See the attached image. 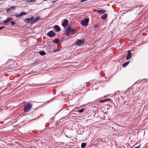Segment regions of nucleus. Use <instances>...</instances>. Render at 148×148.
<instances>
[{
    "instance_id": "f257e3e1",
    "label": "nucleus",
    "mask_w": 148,
    "mask_h": 148,
    "mask_svg": "<svg viewBox=\"0 0 148 148\" xmlns=\"http://www.w3.org/2000/svg\"><path fill=\"white\" fill-rule=\"evenodd\" d=\"M32 106V105L29 102H28L25 103L24 105L23 108L24 112H29L31 109Z\"/></svg>"
},
{
    "instance_id": "f03ea898",
    "label": "nucleus",
    "mask_w": 148,
    "mask_h": 148,
    "mask_svg": "<svg viewBox=\"0 0 148 148\" xmlns=\"http://www.w3.org/2000/svg\"><path fill=\"white\" fill-rule=\"evenodd\" d=\"M84 43V39H79L77 40L75 43L77 46H80L83 45Z\"/></svg>"
},
{
    "instance_id": "7ed1b4c3",
    "label": "nucleus",
    "mask_w": 148,
    "mask_h": 148,
    "mask_svg": "<svg viewBox=\"0 0 148 148\" xmlns=\"http://www.w3.org/2000/svg\"><path fill=\"white\" fill-rule=\"evenodd\" d=\"M89 21L88 18H85L84 20L82 21L81 22V24L84 26H86L88 25V23Z\"/></svg>"
},
{
    "instance_id": "20e7f679",
    "label": "nucleus",
    "mask_w": 148,
    "mask_h": 148,
    "mask_svg": "<svg viewBox=\"0 0 148 148\" xmlns=\"http://www.w3.org/2000/svg\"><path fill=\"white\" fill-rule=\"evenodd\" d=\"M56 34V33L53 30L50 31L47 33V35L50 37H53Z\"/></svg>"
},
{
    "instance_id": "39448f33",
    "label": "nucleus",
    "mask_w": 148,
    "mask_h": 148,
    "mask_svg": "<svg viewBox=\"0 0 148 148\" xmlns=\"http://www.w3.org/2000/svg\"><path fill=\"white\" fill-rule=\"evenodd\" d=\"M33 16H32L30 18H26L24 19V21L28 23H30L31 24L32 22L33 21Z\"/></svg>"
},
{
    "instance_id": "423d86ee",
    "label": "nucleus",
    "mask_w": 148,
    "mask_h": 148,
    "mask_svg": "<svg viewBox=\"0 0 148 148\" xmlns=\"http://www.w3.org/2000/svg\"><path fill=\"white\" fill-rule=\"evenodd\" d=\"M67 30L68 33H75L76 32V31L75 29L72 28L71 27L69 26L67 27Z\"/></svg>"
},
{
    "instance_id": "0eeeda50",
    "label": "nucleus",
    "mask_w": 148,
    "mask_h": 148,
    "mask_svg": "<svg viewBox=\"0 0 148 148\" xmlns=\"http://www.w3.org/2000/svg\"><path fill=\"white\" fill-rule=\"evenodd\" d=\"M27 13L26 12H25L24 11L22 12L20 14H15V16L16 17H21L23 16L24 15H25Z\"/></svg>"
},
{
    "instance_id": "6e6552de",
    "label": "nucleus",
    "mask_w": 148,
    "mask_h": 148,
    "mask_svg": "<svg viewBox=\"0 0 148 148\" xmlns=\"http://www.w3.org/2000/svg\"><path fill=\"white\" fill-rule=\"evenodd\" d=\"M132 56V54L130 50H128L126 58L127 60L130 59Z\"/></svg>"
},
{
    "instance_id": "1a4fd4ad",
    "label": "nucleus",
    "mask_w": 148,
    "mask_h": 148,
    "mask_svg": "<svg viewBox=\"0 0 148 148\" xmlns=\"http://www.w3.org/2000/svg\"><path fill=\"white\" fill-rule=\"evenodd\" d=\"M40 18L39 16H38L35 18H34V17H33V21L32 22V24H33L35 22L37 21Z\"/></svg>"
},
{
    "instance_id": "9d476101",
    "label": "nucleus",
    "mask_w": 148,
    "mask_h": 148,
    "mask_svg": "<svg viewBox=\"0 0 148 148\" xmlns=\"http://www.w3.org/2000/svg\"><path fill=\"white\" fill-rule=\"evenodd\" d=\"M54 28L55 29V30L56 32H58L60 31L61 30V29L59 26L57 25H56L54 26Z\"/></svg>"
},
{
    "instance_id": "9b49d317",
    "label": "nucleus",
    "mask_w": 148,
    "mask_h": 148,
    "mask_svg": "<svg viewBox=\"0 0 148 148\" xmlns=\"http://www.w3.org/2000/svg\"><path fill=\"white\" fill-rule=\"evenodd\" d=\"M68 22V21L66 19H64L63 23L62 24V26H65L67 25Z\"/></svg>"
},
{
    "instance_id": "f8f14e48",
    "label": "nucleus",
    "mask_w": 148,
    "mask_h": 148,
    "mask_svg": "<svg viewBox=\"0 0 148 148\" xmlns=\"http://www.w3.org/2000/svg\"><path fill=\"white\" fill-rule=\"evenodd\" d=\"M130 62V61H129L127 62H125L122 64V66L124 68L126 67L129 64Z\"/></svg>"
},
{
    "instance_id": "ddd939ff",
    "label": "nucleus",
    "mask_w": 148,
    "mask_h": 148,
    "mask_svg": "<svg viewBox=\"0 0 148 148\" xmlns=\"http://www.w3.org/2000/svg\"><path fill=\"white\" fill-rule=\"evenodd\" d=\"M11 20V19L10 18H7L3 22V23H6L10 21Z\"/></svg>"
},
{
    "instance_id": "4468645a",
    "label": "nucleus",
    "mask_w": 148,
    "mask_h": 148,
    "mask_svg": "<svg viewBox=\"0 0 148 148\" xmlns=\"http://www.w3.org/2000/svg\"><path fill=\"white\" fill-rule=\"evenodd\" d=\"M105 10H103V9H101V10H98L97 11V12L98 13H103L105 12Z\"/></svg>"
},
{
    "instance_id": "2eb2a0df",
    "label": "nucleus",
    "mask_w": 148,
    "mask_h": 148,
    "mask_svg": "<svg viewBox=\"0 0 148 148\" xmlns=\"http://www.w3.org/2000/svg\"><path fill=\"white\" fill-rule=\"evenodd\" d=\"M59 39H55L53 41V42L55 43L58 44L59 42Z\"/></svg>"
},
{
    "instance_id": "dca6fc26",
    "label": "nucleus",
    "mask_w": 148,
    "mask_h": 148,
    "mask_svg": "<svg viewBox=\"0 0 148 148\" xmlns=\"http://www.w3.org/2000/svg\"><path fill=\"white\" fill-rule=\"evenodd\" d=\"M39 53L41 56H43L46 55V52L43 51H42L39 52Z\"/></svg>"
},
{
    "instance_id": "f3484780",
    "label": "nucleus",
    "mask_w": 148,
    "mask_h": 148,
    "mask_svg": "<svg viewBox=\"0 0 148 148\" xmlns=\"http://www.w3.org/2000/svg\"><path fill=\"white\" fill-rule=\"evenodd\" d=\"M107 14H105L104 15L101 16V18L103 19H106L107 18Z\"/></svg>"
},
{
    "instance_id": "a211bd4d",
    "label": "nucleus",
    "mask_w": 148,
    "mask_h": 148,
    "mask_svg": "<svg viewBox=\"0 0 148 148\" xmlns=\"http://www.w3.org/2000/svg\"><path fill=\"white\" fill-rule=\"evenodd\" d=\"M86 143H82L81 145V147L82 148H84L86 146Z\"/></svg>"
},
{
    "instance_id": "6ab92c4d",
    "label": "nucleus",
    "mask_w": 148,
    "mask_h": 148,
    "mask_svg": "<svg viewBox=\"0 0 148 148\" xmlns=\"http://www.w3.org/2000/svg\"><path fill=\"white\" fill-rule=\"evenodd\" d=\"M84 111V109H82L79 110L78 112H79L80 113H82Z\"/></svg>"
},
{
    "instance_id": "aec40b11",
    "label": "nucleus",
    "mask_w": 148,
    "mask_h": 148,
    "mask_svg": "<svg viewBox=\"0 0 148 148\" xmlns=\"http://www.w3.org/2000/svg\"><path fill=\"white\" fill-rule=\"evenodd\" d=\"M11 10H14L15 9V6H11L10 8H9Z\"/></svg>"
},
{
    "instance_id": "412c9836",
    "label": "nucleus",
    "mask_w": 148,
    "mask_h": 148,
    "mask_svg": "<svg viewBox=\"0 0 148 148\" xmlns=\"http://www.w3.org/2000/svg\"><path fill=\"white\" fill-rule=\"evenodd\" d=\"M35 0H25L27 2H31L34 1Z\"/></svg>"
},
{
    "instance_id": "4be33fe9",
    "label": "nucleus",
    "mask_w": 148,
    "mask_h": 148,
    "mask_svg": "<svg viewBox=\"0 0 148 148\" xmlns=\"http://www.w3.org/2000/svg\"><path fill=\"white\" fill-rule=\"evenodd\" d=\"M10 23H11V24L12 25H14L15 24V23L14 22L12 21L10 22Z\"/></svg>"
},
{
    "instance_id": "5701e85b",
    "label": "nucleus",
    "mask_w": 148,
    "mask_h": 148,
    "mask_svg": "<svg viewBox=\"0 0 148 148\" xmlns=\"http://www.w3.org/2000/svg\"><path fill=\"white\" fill-rule=\"evenodd\" d=\"M106 101V99H103V100H100L99 101V102H104V101Z\"/></svg>"
},
{
    "instance_id": "b1692460",
    "label": "nucleus",
    "mask_w": 148,
    "mask_h": 148,
    "mask_svg": "<svg viewBox=\"0 0 148 148\" xmlns=\"http://www.w3.org/2000/svg\"><path fill=\"white\" fill-rule=\"evenodd\" d=\"M94 26L95 27H99L98 24H95L94 25Z\"/></svg>"
},
{
    "instance_id": "393cba45",
    "label": "nucleus",
    "mask_w": 148,
    "mask_h": 148,
    "mask_svg": "<svg viewBox=\"0 0 148 148\" xmlns=\"http://www.w3.org/2000/svg\"><path fill=\"white\" fill-rule=\"evenodd\" d=\"M6 9V10H7V12H8L10 10H10V8H7Z\"/></svg>"
},
{
    "instance_id": "a878e982",
    "label": "nucleus",
    "mask_w": 148,
    "mask_h": 148,
    "mask_svg": "<svg viewBox=\"0 0 148 148\" xmlns=\"http://www.w3.org/2000/svg\"><path fill=\"white\" fill-rule=\"evenodd\" d=\"M5 28V27L4 26H2L1 27H0V30L2 29Z\"/></svg>"
},
{
    "instance_id": "bb28decb",
    "label": "nucleus",
    "mask_w": 148,
    "mask_h": 148,
    "mask_svg": "<svg viewBox=\"0 0 148 148\" xmlns=\"http://www.w3.org/2000/svg\"><path fill=\"white\" fill-rule=\"evenodd\" d=\"M140 145H138V146L134 148H140Z\"/></svg>"
},
{
    "instance_id": "cd10ccee",
    "label": "nucleus",
    "mask_w": 148,
    "mask_h": 148,
    "mask_svg": "<svg viewBox=\"0 0 148 148\" xmlns=\"http://www.w3.org/2000/svg\"><path fill=\"white\" fill-rule=\"evenodd\" d=\"M106 101H107L108 100H111V99H110L108 98V99H106Z\"/></svg>"
},
{
    "instance_id": "c85d7f7f",
    "label": "nucleus",
    "mask_w": 148,
    "mask_h": 148,
    "mask_svg": "<svg viewBox=\"0 0 148 148\" xmlns=\"http://www.w3.org/2000/svg\"><path fill=\"white\" fill-rule=\"evenodd\" d=\"M57 50H57V49H56V50H55L54 51V52H56V51H57Z\"/></svg>"
},
{
    "instance_id": "c756f323",
    "label": "nucleus",
    "mask_w": 148,
    "mask_h": 148,
    "mask_svg": "<svg viewBox=\"0 0 148 148\" xmlns=\"http://www.w3.org/2000/svg\"><path fill=\"white\" fill-rule=\"evenodd\" d=\"M56 1H53L52 2H53V3H54L55 2H56Z\"/></svg>"
}]
</instances>
